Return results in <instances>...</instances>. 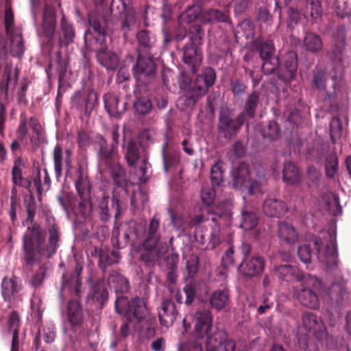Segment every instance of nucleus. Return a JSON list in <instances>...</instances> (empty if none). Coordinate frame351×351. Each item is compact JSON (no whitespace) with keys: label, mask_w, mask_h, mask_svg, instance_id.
<instances>
[{"label":"nucleus","mask_w":351,"mask_h":351,"mask_svg":"<svg viewBox=\"0 0 351 351\" xmlns=\"http://www.w3.org/2000/svg\"><path fill=\"white\" fill-rule=\"evenodd\" d=\"M46 232L39 223L27 226L22 237L21 261L23 270L32 271L34 265L40 260L49 259L56 253L60 245L61 232L53 217H47Z\"/></svg>","instance_id":"obj_1"},{"label":"nucleus","mask_w":351,"mask_h":351,"mask_svg":"<svg viewBox=\"0 0 351 351\" xmlns=\"http://www.w3.org/2000/svg\"><path fill=\"white\" fill-rule=\"evenodd\" d=\"M254 50L258 53L262 60V70L264 74L276 75L278 80L287 84L292 82L298 71V55L290 51L284 58L283 64L280 65V59L276 55V48L272 40L258 38L253 41Z\"/></svg>","instance_id":"obj_2"},{"label":"nucleus","mask_w":351,"mask_h":351,"mask_svg":"<svg viewBox=\"0 0 351 351\" xmlns=\"http://www.w3.org/2000/svg\"><path fill=\"white\" fill-rule=\"evenodd\" d=\"M84 39L87 48L95 53L97 60L101 66L108 70L117 69L119 58L115 52L108 49L106 40L93 37L90 30L85 32Z\"/></svg>","instance_id":"obj_3"},{"label":"nucleus","mask_w":351,"mask_h":351,"mask_svg":"<svg viewBox=\"0 0 351 351\" xmlns=\"http://www.w3.org/2000/svg\"><path fill=\"white\" fill-rule=\"evenodd\" d=\"M322 281L316 276L306 274L300 285L293 288L294 293L299 302L310 309H318L320 306L319 297L316 293L320 289Z\"/></svg>","instance_id":"obj_4"},{"label":"nucleus","mask_w":351,"mask_h":351,"mask_svg":"<svg viewBox=\"0 0 351 351\" xmlns=\"http://www.w3.org/2000/svg\"><path fill=\"white\" fill-rule=\"evenodd\" d=\"M123 149L125 158L130 166H134L141 153L148 146V133H123Z\"/></svg>","instance_id":"obj_5"},{"label":"nucleus","mask_w":351,"mask_h":351,"mask_svg":"<svg viewBox=\"0 0 351 351\" xmlns=\"http://www.w3.org/2000/svg\"><path fill=\"white\" fill-rule=\"evenodd\" d=\"M116 311L125 314L130 321L141 322L147 313L145 301L143 298L136 297L131 301L125 295L118 296L114 302Z\"/></svg>","instance_id":"obj_6"},{"label":"nucleus","mask_w":351,"mask_h":351,"mask_svg":"<svg viewBox=\"0 0 351 351\" xmlns=\"http://www.w3.org/2000/svg\"><path fill=\"white\" fill-rule=\"evenodd\" d=\"M158 64L152 53H138L132 73L138 83L146 84L154 78Z\"/></svg>","instance_id":"obj_7"},{"label":"nucleus","mask_w":351,"mask_h":351,"mask_svg":"<svg viewBox=\"0 0 351 351\" xmlns=\"http://www.w3.org/2000/svg\"><path fill=\"white\" fill-rule=\"evenodd\" d=\"M216 80V72L211 67H206L202 74L196 77L195 84L193 85V93L183 97L186 106H193L197 101L205 95L208 88L213 86Z\"/></svg>","instance_id":"obj_8"},{"label":"nucleus","mask_w":351,"mask_h":351,"mask_svg":"<svg viewBox=\"0 0 351 351\" xmlns=\"http://www.w3.org/2000/svg\"><path fill=\"white\" fill-rule=\"evenodd\" d=\"M326 239L327 243L325 245L324 255L320 252V243L317 239H313L312 244L317 254L318 260L324 263L328 269H332L337 267L338 263V254L336 243V237L330 233H327Z\"/></svg>","instance_id":"obj_9"},{"label":"nucleus","mask_w":351,"mask_h":351,"mask_svg":"<svg viewBox=\"0 0 351 351\" xmlns=\"http://www.w3.org/2000/svg\"><path fill=\"white\" fill-rule=\"evenodd\" d=\"M302 326L304 329L322 341L327 338L328 332L322 318L312 312L306 311L302 315Z\"/></svg>","instance_id":"obj_10"},{"label":"nucleus","mask_w":351,"mask_h":351,"mask_svg":"<svg viewBox=\"0 0 351 351\" xmlns=\"http://www.w3.org/2000/svg\"><path fill=\"white\" fill-rule=\"evenodd\" d=\"M193 335L197 339H204L213 329V315L207 309L197 311L193 315Z\"/></svg>","instance_id":"obj_11"},{"label":"nucleus","mask_w":351,"mask_h":351,"mask_svg":"<svg viewBox=\"0 0 351 351\" xmlns=\"http://www.w3.org/2000/svg\"><path fill=\"white\" fill-rule=\"evenodd\" d=\"M82 269V266H81L80 263H76L75 268L71 272L62 275L60 291L62 295V291L68 290L71 295H74L77 298L82 297V291L81 289L82 281L80 275Z\"/></svg>","instance_id":"obj_12"},{"label":"nucleus","mask_w":351,"mask_h":351,"mask_svg":"<svg viewBox=\"0 0 351 351\" xmlns=\"http://www.w3.org/2000/svg\"><path fill=\"white\" fill-rule=\"evenodd\" d=\"M265 267V260L262 256H253L250 258L243 259L239 265V269L246 278H254L260 276Z\"/></svg>","instance_id":"obj_13"},{"label":"nucleus","mask_w":351,"mask_h":351,"mask_svg":"<svg viewBox=\"0 0 351 351\" xmlns=\"http://www.w3.org/2000/svg\"><path fill=\"white\" fill-rule=\"evenodd\" d=\"M245 123L248 128L247 119L243 114L239 113L235 119H233L228 108L220 110L219 117V128L220 130L237 132Z\"/></svg>","instance_id":"obj_14"},{"label":"nucleus","mask_w":351,"mask_h":351,"mask_svg":"<svg viewBox=\"0 0 351 351\" xmlns=\"http://www.w3.org/2000/svg\"><path fill=\"white\" fill-rule=\"evenodd\" d=\"M178 312L175 303L170 299H164L158 308L160 324L166 328L171 326L176 319Z\"/></svg>","instance_id":"obj_15"},{"label":"nucleus","mask_w":351,"mask_h":351,"mask_svg":"<svg viewBox=\"0 0 351 351\" xmlns=\"http://www.w3.org/2000/svg\"><path fill=\"white\" fill-rule=\"evenodd\" d=\"M78 299L71 300L66 306V316L73 330L82 328L84 323L83 308Z\"/></svg>","instance_id":"obj_16"},{"label":"nucleus","mask_w":351,"mask_h":351,"mask_svg":"<svg viewBox=\"0 0 351 351\" xmlns=\"http://www.w3.org/2000/svg\"><path fill=\"white\" fill-rule=\"evenodd\" d=\"M182 59L193 73H195L200 66L202 55L197 49V45L187 43L181 49Z\"/></svg>","instance_id":"obj_17"},{"label":"nucleus","mask_w":351,"mask_h":351,"mask_svg":"<svg viewBox=\"0 0 351 351\" xmlns=\"http://www.w3.org/2000/svg\"><path fill=\"white\" fill-rule=\"evenodd\" d=\"M274 274L281 280L301 282L306 277L297 267L289 264L279 265L274 268Z\"/></svg>","instance_id":"obj_18"},{"label":"nucleus","mask_w":351,"mask_h":351,"mask_svg":"<svg viewBox=\"0 0 351 351\" xmlns=\"http://www.w3.org/2000/svg\"><path fill=\"white\" fill-rule=\"evenodd\" d=\"M332 80L334 81V91L327 93L326 99L329 100L331 108L339 110L348 102V88L346 85L337 84L335 78Z\"/></svg>","instance_id":"obj_19"},{"label":"nucleus","mask_w":351,"mask_h":351,"mask_svg":"<svg viewBox=\"0 0 351 351\" xmlns=\"http://www.w3.org/2000/svg\"><path fill=\"white\" fill-rule=\"evenodd\" d=\"M209 303L210 306L217 311L228 309L231 304L229 289L223 287L212 292L209 298Z\"/></svg>","instance_id":"obj_20"},{"label":"nucleus","mask_w":351,"mask_h":351,"mask_svg":"<svg viewBox=\"0 0 351 351\" xmlns=\"http://www.w3.org/2000/svg\"><path fill=\"white\" fill-rule=\"evenodd\" d=\"M42 32L48 40L53 38L56 28V15L53 8L45 5L43 14Z\"/></svg>","instance_id":"obj_21"},{"label":"nucleus","mask_w":351,"mask_h":351,"mask_svg":"<svg viewBox=\"0 0 351 351\" xmlns=\"http://www.w3.org/2000/svg\"><path fill=\"white\" fill-rule=\"evenodd\" d=\"M21 319L17 311H12L8 319L7 332L12 335L10 351H19Z\"/></svg>","instance_id":"obj_22"},{"label":"nucleus","mask_w":351,"mask_h":351,"mask_svg":"<svg viewBox=\"0 0 351 351\" xmlns=\"http://www.w3.org/2000/svg\"><path fill=\"white\" fill-rule=\"evenodd\" d=\"M232 187L241 190L251 178L249 165L244 162H240L230 173Z\"/></svg>","instance_id":"obj_23"},{"label":"nucleus","mask_w":351,"mask_h":351,"mask_svg":"<svg viewBox=\"0 0 351 351\" xmlns=\"http://www.w3.org/2000/svg\"><path fill=\"white\" fill-rule=\"evenodd\" d=\"M104 106L111 117L119 118L126 110V102L121 101L119 97L112 93L104 95Z\"/></svg>","instance_id":"obj_24"},{"label":"nucleus","mask_w":351,"mask_h":351,"mask_svg":"<svg viewBox=\"0 0 351 351\" xmlns=\"http://www.w3.org/2000/svg\"><path fill=\"white\" fill-rule=\"evenodd\" d=\"M286 203L279 199L269 197L263 202L264 213L271 217H280L287 211Z\"/></svg>","instance_id":"obj_25"},{"label":"nucleus","mask_w":351,"mask_h":351,"mask_svg":"<svg viewBox=\"0 0 351 351\" xmlns=\"http://www.w3.org/2000/svg\"><path fill=\"white\" fill-rule=\"evenodd\" d=\"M136 38L138 44V53H152L156 43V37L150 31L142 29L136 33Z\"/></svg>","instance_id":"obj_26"},{"label":"nucleus","mask_w":351,"mask_h":351,"mask_svg":"<svg viewBox=\"0 0 351 351\" xmlns=\"http://www.w3.org/2000/svg\"><path fill=\"white\" fill-rule=\"evenodd\" d=\"M201 19L204 23H225L232 24L230 11L228 8H225L223 10L212 8L202 12Z\"/></svg>","instance_id":"obj_27"},{"label":"nucleus","mask_w":351,"mask_h":351,"mask_svg":"<svg viewBox=\"0 0 351 351\" xmlns=\"http://www.w3.org/2000/svg\"><path fill=\"white\" fill-rule=\"evenodd\" d=\"M88 24L93 36L97 38H104L107 34V21L102 16L96 13H90L88 16ZM88 31V29L86 30Z\"/></svg>","instance_id":"obj_28"},{"label":"nucleus","mask_w":351,"mask_h":351,"mask_svg":"<svg viewBox=\"0 0 351 351\" xmlns=\"http://www.w3.org/2000/svg\"><path fill=\"white\" fill-rule=\"evenodd\" d=\"M110 289H114L118 296L124 295L129 291L130 282L127 278L117 271H112L108 278Z\"/></svg>","instance_id":"obj_29"},{"label":"nucleus","mask_w":351,"mask_h":351,"mask_svg":"<svg viewBox=\"0 0 351 351\" xmlns=\"http://www.w3.org/2000/svg\"><path fill=\"white\" fill-rule=\"evenodd\" d=\"M159 226L160 219L155 215L149 224L147 235L143 243L145 248L152 250L158 245L160 239V234L158 231Z\"/></svg>","instance_id":"obj_30"},{"label":"nucleus","mask_w":351,"mask_h":351,"mask_svg":"<svg viewBox=\"0 0 351 351\" xmlns=\"http://www.w3.org/2000/svg\"><path fill=\"white\" fill-rule=\"evenodd\" d=\"M227 332L218 328L213 329L205 337L206 351H217L221 344L226 339Z\"/></svg>","instance_id":"obj_31"},{"label":"nucleus","mask_w":351,"mask_h":351,"mask_svg":"<svg viewBox=\"0 0 351 351\" xmlns=\"http://www.w3.org/2000/svg\"><path fill=\"white\" fill-rule=\"evenodd\" d=\"M240 227L244 230H250L256 227L259 221V217L256 210L245 206L241 211Z\"/></svg>","instance_id":"obj_32"},{"label":"nucleus","mask_w":351,"mask_h":351,"mask_svg":"<svg viewBox=\"0 0 351 351\" xmlns=\"http://www.w3.org/2000/svg\"><path fill=\"white\" fill-rule=\"evenodd\" d=\"M75 37V29L73 24L62 14L60 20L59 42L61 45H68L73 43Z\"/></svg>","instance_id":"obj_33"},{"label":"nucleus","mask_w":351,"mask_h":351,"mask_svg":"<svg viewBox=\"0 0 351 351\" xmlns=\"http://www.w3.org/2000/svg\"><path fill=\"white\" fill-rule=\"evenodd\" d=\"M261 104V93L256 90L249 94L245 101L243 110L241 112L247 119H253Z\"/></svg>","instance_id":"obj_34"},{"label":"nucleus","mask_w":351,"mask_h":351,"mask_svg":"<svg viewBox=\"0 0 351 351\" xmlns=\"http://www.w3.org/2000/svg\"><path fill=\"white\" fill-rule=\"evenodd\" d=\"M99 267L105 271L108 266L118 263L121 258L119 250H109L106 248H101L99 251Z\"/></svg>","instance_id":"obj_35"},{"label":"nucleus","mask_w":351,"mask_h":351,"mask_svg":"<svg viewBox=\"0 0 351 351\" xmlns=\"http://www.w3.org/2000/svg\"><path fill=\"white\" fill-rule=\"evenodd\" d=\"M93 301L100 306H103L108 299V291L104 278L97 280L93 285L90 293Z\"/></svg>","instance_id":"obj_36"},{"label":"nucleus","mask_w":351,"mask_h":351,"mask_svg":"<svg viewBox=\"0 0 351 351\" xmlns=\"http://www.w3.org/2000/svg\"><path fill=\"white\" fill-rule=\"evenodd\" d=\"M9 36L11 47L10 53L12 56L21 58L25 51L23 39L22 37V32L20 29H14Z\"/></svg>","instance_id":"obj_37"},{"label":"nucleus","mask_w":351,"mask_h":351,"mask_svg":"<svg viewBox=\"0 0 351 351\" xmlns=\"http://www.w3.org/2000/svg\"><path fill=\"white\" fill-rule=\"evenodd\" d=\"M108 171L115 186L119 188L126 187V171L122 166L119 163L110 162L108 164Z\"/></svg>","instance_id":"obj_38"},{"label":"nucleus","mask_w":351,"mask_h":351,"mask_svg":"<svg viewBox=\"0 0 351 351\" xmlns=\"http://www.w3.org/2000/svg\"><path fill=\"white\" fill-rule=\"evenodd\" d=\"M329 149L328 142H324L321 139H317L313 147L309 149L306 153V158L308 160L317 162L321 161Z\"/></svg>","instance_id":"obj_39"},{"label":"nucleus","mask_w":351,"mask_h":351,"mask_svg":"<svg viewBox=\"0 0 351 351\" xmlns=\"http://www.w3.org/2000/svg\"><path fill=\"white\" fill-rule=\"evenodd\" d=\"M278 237L287 244H292L298 241V233L295 228L287 222L278 223Z\"/></svg>","instance_id":"obj_40"},{"label":"nucleus","mask_w":351,"mask_h":351,"mask_svg":"<svg viewBox=\"0 0 351 351\" xmlns=\"http://www.w3.org/2000/svg\"><path fill=\"white\" fill-rule=\"evenodd\" d=\"M77 174L75 186L80 198L90 197V185L87 176L83 173L81 168L77 169Z\"/></svg>","instance_id":"obj_41"},{"label":"nucleus","mask_w":351,"mask_h":351,"mask_svg":"<svg viewBox=\"0 0 351 351\" xmlns=\"http://www.w3.org/2000/svg\"><path fill=\"white\" fill-rule=\"evenodd\" d=\"M47 271V267L45 263H41V261L40 263H37L34 265L32 271H30V273L34 271L31 277L30 285L34 289L40 287L45 279ZM23 271L25 273L24 270ZM26 274H28L29 272H26Z\"/></svg>","instance_id":"obj_42"},{"label":"nucleus","mask_w":351,"mask_h":351,"mask_svg":"<svg viewBox=\"0 0 351 351\" xmlns=\"http://www.w3.org/2000/svg\"><path fill=\"white\" fill-rule=\"evenodd\" d=\"M282 173L283 180L291 185L297 184L301 180L299 169L292 162L285 164Z\"/></svg>","instance_id":"obj_43"},{"label":"nucleus","mask_w":351,"mask_h":351,"mask_svg":"<svg viewBox=\"0 0 351 351\" xmlns=\"http://www.w3.org/2000/svg\"><path fill=\"white\" fill-rule=\"evenodd\" d=\"M211 221L213 225L210 228L208 237V242L204 247L205 250H214L221 242L220 224L217 222L216 217H212Z\"/></svg>","instance_id":"obj_44"},{"label":"nucleus","mask_w":351,"mask_h":351,"mask_svg":"<svg viewBox=\"0 0 351 351\" xmlns=\"http://www.w3.org/2000/svg\"><path fill=\"white\" fill-rule=\"evenodd\" d=\"M305 18L313 19L319 18L322 14V8L319 0H305L302 8Z\"/></svg>","instance_id":"obj_45"},{"label":"nucleus","mask_w":351,"mask_h":351,"mask_svg":"<svg viewBox=\"0 0 351 351\" xmlns=\"http://www.w3.org/2000/svg\"><path fill=\"white\" fill-rule=\"evenodd\" d=\"M251 197H258L264 193L263 179L250 178L243 189L241 190Z\"/></svg>","instance_id":"obj_46"},{"label":"nucleus","mask_w":351,"mask_h":351,"mask_svg":"<svg viewBox=\"0 0 351 351\" xmlns=\"http://www.w3.org/2000/svg\"><path fill=\"white\" fill-rule=\"evenodd\" d=\"M121 25L120 28L123 35L126 36L127 34L132 29L136 23V11L132 7H130L127 12L120 16Z\"/></svg>","instance_id":"obj_47"},{"label":"nucleus","mask_w":351,"mask_h":351,"mask_svg":"<svg viewBox=\"0 0 351 351\" xmlns=\"http://www.w3.org/2000/svg\"><path fill=\"white\" fill-rule=\"evenodd\" d=\"M305 49L312 53H317L322 49V41L319 35L313 32H307L304 38Z\"/></svg>","instance_id":"obj_48"},{"label":"nucleus","mask_w":351,"mask_h":351,"mask_svg":"<svg viewBox=\"0 0 351 351\" xmlns=\"http://www.w3.org/2000/svg\"><path fill=\"white\" fill-rule=\"evenodd\" d=\"M19 291L15 279L5 277L1 282V294L5 301H10L11 298Z\"/></svg>","instance_id":"obj_49"},{"label":"nucleus","mask_w":351,"mask_h":351,"mask_svg":"<svg viewBox=\"0 0 351 351\" xmlns=\"http://www.w3.org/2000/svg\"><path fill=\"white\" fill-rule=\"evenodd\" d=\"M348 292L345 287L339 283H333L330 290V295L338 305H343L344 302L348 298Z\"/></svg>","instance_id":"obj_50"},{"label":"nucleus","mask_w":351,"mask_h":351,"mask_svg":"<svg viewBox=\"0 0 351 351\" xmlns=\"http://www.w3.org/2000/svg\"><path fill=\"white\" fill-rule=\"evenodd\" d=\"M208 213L213 215V217L219 219H229L232 216L231 206L227 202H222L208 210Z\"/></svg>","instance_id":"obj_51"},{"label":"nucleus","mask_w":351,"mask_h":351,"mask_svg":"<svg viewBox=\"0 0 351 351\" xmlns=\"http://www.w3.org/2000/svg\"><path fill=\"white\" fill-rule=\"evenodd\" d=\"M162 147L163 166L165 172L176 168L180 163V155L177 152H166V146Z\"/></svg>","instance_id":"obj_52"},{"label":"nucleus","mask_w":351,"mask_h":351,"mask_svg":"<svg viewBox=\"0 0 351 351\" xmlns=\"http://www.w3.org/2000/svg\"><path fill=\"white\" fill-rule=\"evenodd\" d=\"M25 167V161L21 156H19L14 159L11 173L12 180L15 186L16 184H21V181H22L24 178L23 176V169Z\"/></svg>","instance_id":"obj_53"},{"label":"nucleus","mask_w":351,"mask_h":351,"mask_svg":"<svg viewBox=\"0 0 351 351\" xmlns=\"http://www.w3.org/2000/svg\"><path fill=\"white\" fill-rule=\"evenodd\" d=\"M202 6L193 3L183 12L180 16V20L182 23H190L193 22L199 15Z\"/></svg>","instance_id":"obj_54"},{"label":"nucleus","mask_w":351,"mask_h":351,"mask_svg":"<svg viewBox=\"0 0 351 351\" xmlns=\"http://www.w3.org/2000/svg\"><path fill=\"white\" fill-rule=\"evenodd\" d=\"M189 43L195 45H201L203 44L204 32L201 25L194 24L189 27Z\"/></svg>","instance_id":"obj_55"},{"label":"nucleus","mask_w":351,"mask_h":351,"mask_svg":"<svg viewBox=\"0 0 351 351\" xmlns=\"http://www.w3.org/2000/svg\"><path fill=\"white\" fill-rule=\"evenodd\" d=\"M109 196L104 195L99 202L98 214L100 220L104 223H106L111 218L109 208Z\"/></svg>","instance_id":"obj_56"},{"label":"nucleus","mask_w":351,"mask_h":351,"mask_svg":"<svg viewBox=\"0 0 351 351\" xmlns=\"http://www.w3.org/2000/svg\"><path fill=\"white\" fill-rule=\"evenodd\" d=\"M222 162L219 160L213 166L210 170V179L213 186H219L223 182Z\"/></svg>","instance_id":"obj_57"},{"label":"nucleus","mask_w":351,"mask_h":351,"mask_svg":"<svg viewBox=\"0 0 351 351\" xmlns=\"http://www.w3.org/2000/svg\"><path fill=\"white\" fill-rule=\"evenodd\" d=\"M178 262V256L171 254L167 258V264L169 271L167 273V280L171 283H175L177 280L176 269Z\"/></svg>","instance_id":"obj_58"},{"label":"nucleus","mask_w":351,"mask_h":351,"mask_svg":"<svg viewBox=\"0 0 351 351\" xmlns=\"http://www.w3.org/2000/svg\"><path fill=\"white\" fill-rule=\"evenodd\" d=\"M111 204L115 210L114 221L116 222L126 210L127 205L114 192H113Z\"/></svg>","instance_id":"obj_59"},{"label":"nucleus","mask_w":351,"mask_h":351,"mask_svg":"<svg viewBox=\"0 0 351 351\" xmlns=\"http://www.w3.org/2000/svg\"><path fill=\"white\" fill-rule=\"evenodd\" d=\"M24 206L27 214L26 221L30 223L29 226H33L34 223H38L34 220L36 210V204L34 198L32 196L28 199L25 198Z\"/></svg>","instance_id":"obj_60"},{"label":"nucleus","mask_w":351,"mask_h":351,"mask_svg":"<svg viewBox=\"0 0 351 351\" xmlns=\"http://www.w3.org/2000/svg\"><path fill=\"white\" fill-rule=\"evenodd\" d=\"M29 130H32V132H41L43 128L37 119L31 117L27 121L25 120L21 121L18 132H27Z\"/></svg>","instance_id":"obj_61"},{"label":"nucleus","mask_w":351,"mask_h":351,"mask_svg":"<svg viewBox=\"0 0 351 351\" xmlns=\"http://www.w3.org/2000/svg\"><path fill=\"white\" fill-rule=\"evenodd\" d=\"M60 205L67 215L73 210V196L68 193H62L57 197Z\"/></svg>","instance_id":"obj_62"},{"label":"nucleus","mask_w":351,"mask_h":351,"mask_svg":"<svg viewBox=\"0 0 351 351\" xmlns=\"http://www.w3.org/2000/svg\"><path fill=\"white\" fill-rule=\"evenodd\" d=\"M333 8L337 16L341 19L350 16V9L347 0H335Z\"/></svg>","instance_id":"obj_63"},{"label":"nucleus","mask_w":351,"mask_h":351,"mask_svg":"<svg viewBox=\"0 0 351 351\" xmlns=\"http://www.w3.org/2000/svg\"><path fill=\"white\" fill-rule=\"evenodd\" d=\"M134 107L138 114H146L151 110L152 104L149 99L141 97L136 100Z\"/></svg>","instance_id":"obj_64"}]
</instances>
